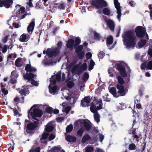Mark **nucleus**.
<instances>
[{"mask_svg":"<svg viewBox=\"0 0 152 152\" xmlns=\"http://www.w3.org/2000/svg\"><path fill=\"white\" fill-rule=\"evenodd\" d=\"M29 38V35L27 34H23L20 37V40L22 42L27 41Z\"/></svg>","mask_w":152,"mask_h":152,"instance_id":"obj_20","label":"nucleus"},{"mask_svg":"<svg viewBox=\"0 0 152 152\" xmlns=\"http://www.w3.org/2000/svg\"><path fill=\"white\" fill-rule=\"evenodd\" d=\"M28 89L25 87V88H23V89H21L19 92L21 95H25L27 94H28Z\"/></svg>","mask_w":152,"mask_h":152,"instance_id":"obj_24","label":"nucleus"},{"mask_svg":"<svg viewBox=\"0 0 152 152\" xmlns=\"http://www.w3.org/2000/svg\"><path fill=\"white\" fill-rule=\"evenodd\" d=\"M124 44L128 48H133L135 45L136 42V38L134 32L128 31L124 32L122 35Z\"/></svg>","mask_w":152,"mask_h":152,"instance_id":"obj_1","label":"nucleus"},{"mask_svg":"<svg viewBox=\"0 0 152 152\" xmlns=\"http://www.w3.org/2000/svg\"><path fill=\"white\" fill-rule=\"evenodd\" d=\"M104 19L105 21L107 23L110 28L112 30H113L114 28V23L113 21L111 20L108 19L107 17H105Z\"/></svg>","mask_w":152,"mask_h":152,"instance_id":"obj_17","label":"nucleus"},{"mask_svg":"<svg viewBox=\"0 0 152 152\" xmlns=\"http://www.w3.org/2000/svg\"><path fill=\"white\" fill-rule=\"evenodd\" d=\"M86 56L87 59H90L92 56V54L90 52L86 54Z\"/></svg>","mask_w":152,"mask_h":152,"instance_id":"obj_54","label":"nucleus"},{"mask_svg":"<svg viewBox=\"0 0 152 152\" xmlns=\"http://www.w3.org/2000/svg\"><path fill=\"white\" fill-rule=\"evenodd\" d=\"M104 53L102 51H100L99 53L98 57L99 58H102L104 56Z\"/></svg>","mask_w":152,"mask_h":152,"instance_id":"obj_46","label":"nucleus"},{"mask_svg":"<svg viewBox=\"0 0 152 152\" xmlns=\"http://www.w3.org/2000/svg\"><path fill=\"white\" fill-rule=\"evenodd\" d=\"M49 135L48 133H44L42 134V137L41 138V140H42L44 139H46Z\"/></svg>","mask_w":152,"mask_h":152,"instance_id":"obj_42","label":"nucleus"},{"mask_svg":"<svg viewBox=\"0 0 152 152\" xmlns=\"http://www.w3.org/2000/svg\"><path fill=\"white\" fill-rule=\"evenodd\" d=\"M55 122L54 121H50L45 126V130L47 132H50L53 129Z\"/></svg>","mask_w":152,"mask_h":152,"instance_id":"obj_16","label":"nucleus"},{"mask_svg":"<svg viewBox=\"0 0 152 152\" xmlns=\"http://www.w3.org/2000/svg\"><path fill=\"white\" fill-rule=\"evenodd\" d=\"M62 43L61 42H58V44H57V46H58V48H56L55 49H54H54H57V48H58V54L56 55V56L58 55V53H59V48H60L61 45H62Z\"/></svg>","mask_w":152,"mask_h":152,"instance_id":"obj_56","label":"nucleus"},{"mask_svg":"<svg viewBox=\"0 0 152 152\" xmlns=\"http://www.w3.org/2000/svg\"><path fill=\"white\" fill-rule=\"evenodd\" d=\"M24 9V7H21L19 5H17L16 6V10L18 11L17 13L19 14L23 13L25 11Z\"/></svg>","mask_w":152,"mask_h":152,"instance_id":"obj_21","label":"nucleus"},{"mask_svg":"<svg viewBox=\"0 0 152 152\" xmlns=\"http://www.w3.org/2000/svg\"><path fill=\"white\" fill-rule=\"evenodd\" d=\"M77 53H78L77 54L79 59H81L84 57L85 54L84 52H80Z\"/></svg>","mask_w":152,"mask_h":152,"instance_id":"obj_38","label":"nucleus"},{"mask_svg":"<svg viewBox=\"0 0 152 152\" xmlns=\"http://www.w3.org/2000/svg\"><path fill=\"white\" fill-rule=\"evenodd\" d=\"M95 64V62L92 59L91 60L90 62V66H94Z\"/></svg>","mask_w":152,"mask_h":152,"instance_id":"obj_57","label":"nucleus"},{"mask_svg":"<svg viewBox=\"0 0 152 152\" xmlns=\"http://www.w3.org/2000/svg\"><path fill=\"white\" fill-rule=\"evenodd\" d=\"M91 4L98 9L107 6L106 2L104 0H93L91 2Z\"/></svg>","mask_w":152,"mask_h":152,"instance_id":"obj_9","label":"nucleus"},{"mask_svg":"<svg viewBox=\"0 0 152 152\" xmlns=\"http://www.w3.org/2000/svg\"><path fill=\"white\" fill-rule=\"evenodd\" d=\"M46 111L49 113H51L53 112V110L52 108L50 107H47L45 109Z\"/></svg>","mask_w":152,"mask_h":152,"instance_id":"obj_45","label":"nucleus"},{"mask_svg":"<svg viewBox=\"0 0 152 152\" xmlns=\"http://www.w3.org/2000/svg\"><path fill=\"white\" fill-rule=\"evenodd\" d=\"M69 91L66 89H64L63 93V99L65 98L66 100L69 99V101L71 104H74L75 103L79 95V93L78 90H76L68 94Z\"/></svg>","mask_w":152,"mask_h":152,"instance_id":"obj_2","label":"nucleus"},{"mask_svg":"<svg viewBox=\"0 0 152 152\" xmlns=\"http://www.w3.org/2000/svg\"><path fill=\"white\" fill-rule=\"evenodd\" d=\"M74 126L75 127L81 128L84 127L87 131L89 130L91 128V125L89 121H86L84 120H79L76 121L74 123Z\"/></svg>","mask_w":152,"mask_h":152,"instance_id":"obj_7","label":"nucleus"},{"mask_svg":"<svg viewBox=\"0 0 152 152\" xmlns=\"http://www.w3.org/2000/svg\"><path fill=\"white\" fill-rule=\"evenodd\" d=\"M25 70L28 72H30L29 74L27 73L23 75L24 79L27 80L29 82H31V83L33 85L38 86L39 85L38 83L34 80L36 77V75L33 74L32 72L35 71L36 69L34 67H25Z\"/></svg>","mask_w":152,"mask_h":152,"instance_id":"obj_3","label":"nucleus"},{"mask_svg":"<svg viewBox=\"0 0 152 152\" xmlns=\"http://www.w3.org/2000/svg\"><path fill=\"white\" fill-rule=\"evenodd\" d=\"M90 139V137L88 134H86L82 138V142L83 143H84L86 141Z\"/></svg>","mask_w":152,"mask_h":152,"instance_id":"obj_25","label":"nucleus"},{"mask_svg":"<svg viewBox=\"0 0 152 152\" xmlns=\"http://www.w3.org/2000/svg\"><path fill=\"white\" fill-rule=\"evenodd\" d=\"M7 47L6 45H4L2 48V51L3 53H5L7 50Z\"/></svg>","mask_w":152,"mask_h":152,"instance_id":"obj_55","label":"nucleus"},{"mask_svg":"<svg viewBox=\"0 0 152 152\" xmlns=\"http://www.w3.org/2000/svg\"><path fill=\"white\" fill-rule=\"evenodd\" d=\"M129 148L130 150H134L136 148V146L133 143L130 144L129 145Z\"/></svg>","mask_w":152,"mask_h":152,"instance_id":"obj_37","label":"nucleus"},{"mask_svg":"<svg viewBox=\"0 0 152 152\" xmlns=\"http://www.w3.org/2000/svg\"><path fill=\"white\" fill-rule=\"evenodd\" d=\"M118 80L119 84L117 85V88L118 90V94H120V96H124L127 92L128 90L126 88L124 89L123 86L122 85L124 83V82L120 76H118Z\"/></svg>","mask_w":152,"mask_h":152,"instance_id":"obj_6","label":"nucleus"},{"mask_svg":"<svg viewBox=\"0 0 152 152\" xmlns=\"http://www.w3.org/2000/svg\"><path fill=\"white\" fill-rule=\"evenodd\" d=\"M73 129V126L72 124H70L68 126L66 129V132L67 133H69L71 132Z\"/></svg>","mask_w":152,"mask_h":152,"instance_id":"obj_35","label":"nucleus"},{"mask_svg":"<svg viewBox=\"0 0 152 152\" xmlns=\"http://www.w3.org/2000/svg\"><path fill=\"white\" fill-rule=\"evenodd\" d=\"M152 46H150L148 52V54L151 56L152 57Z\"/></svg>","mask_w":152,"mask_h":152,"instance_id":"obj_51","label":"nucleus"},{"mask_svg":"<svg viewBox=\"0 0 152 152\" xmlns=\"http://www.w3.org/2000/svg\"><path fill=\"white\" fill-rule=\"evenodd\" d=\"M139 100L138 99H136L135 101V104H136V107L137 108L140 109L141 107V105L140 104L138 103Z\"/></svg>","mask_w":152,"mask_h":152,"instance_id":"obj_40","label":"nucleus"},{"mask_svg":"<svg viewBox=\"0 0 152 152\" xmlns=\"http://www.w3.org/2000/svg\"><path fill=\"white\" fill-rule=\"evenodd\" d=\"M110 66H127L126 64L122 61H110Z\"/></svg>","mask_w":152,"mask_h":152,"instance_id":"obj_14","label":"nucleus"},{"mask_svg":"<svg viewBox=\"0 0 152 152\" xmlns=\"http://www.w3.org/2000/svg\"><path fill=\"white\" fill-rule=\"evenodd\" d=\"M13 71L15 72V73H14V79H17L18 76V74L17 73L16 71Z\"/></svg>","mask_w":152,"mask_h":152,"instance_id":"obj_60","label":"nucleus"},{"mask_svg":"<svg viewBox=\"0 0 152 152\" xmlns=\"http://www.w3.org/2000/svg\"><path fill=\"white\" fill-rule=\"evenodd\" d=\"M15 72L12 71L11 72V80H10V83L12 84H14L16 83L17 80L16 79H14V73H15Z\"/></svg>","mask_w":152,"mask_h":152,"instance_id":"obj_28","label":"nucleus"},{"mask_svg":"<svg viewBox=\"0 0 152 152\" xmlns=\"http://www.w3.org/2000/svg\"><path fill=\"white\" fill-rule=\"evenodd\" d=\"M114 3L115 7L117 10V18L119 21H120L121 20L120 18L121 15L120 4L118 0H114Z\"/></svg>","mask_w":152,"mask_h":152,"instance_id":"obj_12","label":"nucleus"},{"mask_svg":"<svg viewBox=\"0 0 152 152\" xmlns=\"http://www.w3.org/2000/svg\"><path fill=\"white\" fill-rule=\"evenodd\" d=\"M21 62V58H18L16 60L15 62V64L17 66H18Z\"/></svg>","mask_w":152,"mask_h":152,"instance_id":"obj_39","label":"nucleus"},{"mask_svg":"<svg viewBox=\"0 0 152 152\" xmlns=\"http://www.w3.org/2000/svg\"><path fill=\"white\" fill-rule=\"evenodd\" d=\"M58 48L54 49L53 48L48 49L46 51L44 50L43 54H45L46 53L49 57H53L56 56L58 53Z\"/></svg>","mask_w":152,"mask_h":152,"instance_id":"obj_10","label":"nucleus"},{"mask_svg":"<svg viewBox=\"0 0 152 152\" xmlns=\"http://www.w3.org/2000/svg\"><path fill=\"white\" fill-rule=\"evenodd\" d=\"M103 104L102 101L100 99H95L93 100L92 104L90 107V110L92 113H95L98 110L102 108Z\"/></svg>","mask_w":152,"mask_h":152,"instance_id":"obj_5","label":"nucleus"},{"mask_svg":"<svg viewBox=\"0 0 152 152\" xmlns=\"http://www.w3.org/2000/svg\"><path fill=\"white\" fill-rule=\"evenodd\" d=\"M2 91L4 95L8 93V91L7 90H5L4 88L2 89Z\"/></svg>","mask_w":152,"mask_h":152,"instance_id":"obj_61","label":"nucleus"},{"mask_svg":"<svg viewBox=\"0 0 152 152\" xmlns=\"http://www.w3.org/2000/svg\"><path fill=\"white\" fill-rule=\"evenodd\" d=\"M85 150L86 152H94V148L92 146L86 147L85 148Z\"/></svg>","mask_w":152,"mask_h":152,"instance_id":"obj_30","label":"nucleus"},{"mask_svg":"<svg viewBox=\"0 0 152 152\" xmlns=\"http://www.w3.org/2000/svg\"><path fill=\"white\" fill-rule=\"evenodd\" d=\"M13 25L15 28H17L19 27V24L17 23H14Z\"/></svg>","mask_w":152,"mask_h":152,"instance_id":"obj_63","label":"nucleus"},{"mask_svg":"<svg viewBox=\"0 0 152 152\" xmlns=\"http://www.w3.org/2000/svg\"><path fill=\"white\" fill-rule=\"evenodd\" d=\"M103 13L105 15H109L110 14V10L107 8H105L103 10Z\"/></svg>","mask_w":152,"mask_h":152,"instance_id":"obj_29","label":"nucleus"},{"mask_svg":"<svg viewBox=\"0 0 152 152\" xmlns=\"http://www.w3.org/2000/svg\"><path fill=\"white\" fill-rule=\"evenodd\" d=\"M97 136L99 138V140L101 142H102L104 139V136L101 134H99Z\"/></svg>","mask_w":152,"mask_h":152,"instance_id":"obj_50","label":"nucleus"},{"mask_svg":"<svg viewBox=\"0 0 152 152\" xmlns=\"http://www.w3.org/2000/svg\"><path fill=\"white\" fill-rule=\"evenodd\" d=\"M135 32L137 36L138 37H142L145 34V30L142 26H138L136 28Z\"/></svg>","mask_w":152,"mask_h":152,"instance_id":"obj_13","label":"nucleus"},{"mask_svg":"<svg viewBox=\"0 0 152 152\" xmlns=\"http://www.w3.org/2000/svg\"><path fill=\"white\" fill-rule=\"evenodd\" d=\"M141 69L142 70H148L152 69V67H141Z\"/></svg>","mask_w":152,"mask_h":152,"instance_id":"obj_52","label":"nucleus"},{"mask_svg":"<svg viewBox=\"0 0 152 152\" xmlns=\"http://www.w3.org/2000/svg\"><path fill=\"white\" fill-rule=\"evenodd\" d=\"M84 127H82L79 129L77 132V134L78 136L81 137L84 132Z\"/></svg>","mask_w":152,"mask_h":152,"instance_id":"obj_31","label":"nucleus"},{"mask_svg":"<svg viewBox=\"0 0 152 152\" xmlns=\"http://www.w3.org/2000/svg\"><path fill=\"white\" fill-rule=\"evenodd\" d=\"M133 137L134 138L137 139L136 140V141H137V142H138L139 141V140L138 139L139 138V137L137 135L135 134H133Z\"/></svg>","mask_w":152,"mask_h":152,"instance_id":"obj_62","label":"nucleus"},{"mask_svg":"<svg viewBox=\"0 0 152 152\" xmlns=\"http://www.w3.org/2000/svg\"><path fill=\"white\" fill-rule=\"evenodd\" d=\"M94 113V118L95 120L97 122H99V116L97 112V111L95 113Z\"/></svg>","mask_w":152,"mask_h":152,"instance_id":"obj_32","label":"nucleus"},{"mask_svg":"<svg viewBox=\"0 0 152 152\" xmlns=\"http://www.w3.org/2000/svg\"><path fill=\"white\" fill-rule=\"evenodd\" d=\"M89 75L87 73H85L83 76V80L84 82L86 81L89 78Z\"/></svg>","mask_w":152,"mask_h":152,"instance_id":"obj_36","label":"nucleus"},{"mask_svg":"<svg viewBox=\"0 0 152 152\" xmlns=\"http://www.w3.org/2000/svg\"><path fill=\"white\" fill-rule=\"evenodd\" d=\"M56 4L58 5L57 6L60 9H62L64 7V5L63 4Z\"/></svg>","mask_w":152,"mask_h":152,"instance_id":"obj_58","label":"nucleus"},{"mask_svg":"<svg viewBox=\"0 0 152 152\" xmlns=\"http://www.w3.org/2000/svg\"><path fill=\"white\" fill-rule=\"evenodd\" d=\"M62 105L63 106V111L65 112L66 114H67L70 110L71 107L69 106H67V103L66 102L62 103Z\"/></svg>","mask_w":152,"mask_h":152,"instance_id":"obj_18","label":"nucleus"},{"mask_svg":"<svg viewBox=\"0 0 152 152\" xmlns=\"http://www.w3.org/2000/svg\"><path fill=\"white\" fill-rule=\"evenodd\" d=\"M26 128L28 130H33L35 128V125L32 122L29 123L26 126Z\"/></svg>","mask_w":152,"mask_h":152,"instance_id":"obj_23","label":"nucleus"},{"mask_svg":"<svg viewBox=\"0 0 152 152\" xmlns=\"http://www.w3.org/2000/svg\"><path fill=\"white\" fill-rule=\"evenodd\" d=\"M66 140L69 142H74L76 140V138L75 137L68 136L66 137Z\"/></svg>","mask_w":152,"mask_h":152,"instance_id":"obj_26","label":"nucleus"},{"mask_svg":"<svg viewBox=\"0 0 152 152\" xmlns=\"http://www.w3.org/2000/svg\"><path fill=\"white\" fill-rule=\"evenodd\" d=\"M39 148H37L35 149L33 148L30 150L29 152H39Z\"/></svg>","mask_w":152,"mask_h":152,"instance_id":"obj_48","label":"nucleus"},{"mask_svg":"<svg viewBox=\"0 0 152 152\" xmlns=\"http://www.w3.org/2000/svg\"><path fill=\"white\" fill-rule=\"evenodd\" d=\"M54 76H52L50 78V83L49 86L50 92L53 94H55L58 92L57 86L55 85L56 83L55 79H53Z\"/></svg>","mask_w":152,"mask_h":152,"instance_id":"obj_8","label":"nucleus"},{"mask_svg":"<svg viewBox=\"0 0 152 152\" xmlns=\"http://www.w3.org/2000/svg\"><path fill=\"white\" fill-rule=\"evenodd\" d=\"M80 42V39L78 38H76L75 39V46H76L77 45H78Z\"/></svg>","mask_w":152,"mask_h":152,"instance_id":"obj_43","label":"nucleus"},{"mask_svg":"<svg viewBox=\"0 0 152 152\" xmlns=\"http://www.w3.org/2000/svg\"><path fill=\"white\" fill-rule=\"evenodd\" d=\"M35 23L34 21H32L27 27V31L28 33L31 34L34 29Z\"/></svg>","mask_w":152,"mask_h":152,"instance_id":"obj_19","label":"nucleus"},{"mask_svg":"<svg viewBox=\"0 0 152 152\" xmlns=\"http://www.w3.org/2000/svg\"><path fill=\"white\" fill-rule=\"evenodd\" d=\"M94 35L95 38L96 39H99V35L96 33V32H94Z\"/></svg>","mask_w":152,"mask_h":152,"instance_id":"obj_59","label":"nucleus"},{"mask_svg":"<svg viewBox=\"0 0 152 152\" xmlns=\"http://www.w3.org/2000/svg\"><path fill=\"white\" fill-rule=\"evenodd\" d=\"M116 69L119 71L120 74L123 77H125L127 75H129L130 73V70L129 67H117Z\"/></svg>","mask_w":152,"mask_h":152,"instance_id":"obj_11","label":"nucleus"},{"mask_svg":"<svg viewBox=\"0 0 152 152\" xmlns=\"http://www.w3.org/2000/svg\"><path fill=\"white\" fill-rule=\"evenodd\" d=\"M55 137V135L54 134H51L49 137L50 141L53 140Z\"/></svg>","mask_w":152,"mask_h":152,"instance_id":"obj_53","label":"nucleus"},{"mask_svg":"<svg viewBox=\"0 0 152 152\" xmlns=\"http://www.w3.org/2000/svg\"><path fill=\"white\" fill-rule=\"evenodd\" d=\"M113 38L111 36H109L107 38V44L110 45L113 43Z\"/></svg>","mask_w":152,"mask_h":152,"instance_id":"obj_33","label":"nucleus"},{"mask_svg":"<svg viewBox=\"0 0 152 152\" xmlns=\"http://www.w3.org/2000/svg\"><path fill=\"white\" fill-rule=\"evenodd\" d=\"M110 92L115 97H118V95L117 94L115 88L114 87H111L109 90Z\"/></svg>","mask_w":152,"mask_h":152,"instance_id":"obj_22","label":"nucleus"},{"mask_svg":"<svg viewBox=\"0 0 152 152\" xmlns=\"http://www.w3.org/2000/svg\"><path fill=\"white\" fill-rule=\"evenodd\" d=\"M95 152H104L101 149L97 148L95 151Z\"/></svg>","mask_w":152,"mask_h":152,"instance_id":"obj_64","label":"nucleus"},{"mask_svg":"<svg viewBox=\"0 0 152 152\" xmlns=\"http://www.w3.org/2000/svg\"><path fill=\"white\" fill-rule=\"evenodd\" d=\"M91 101L90 97H86L84 98V100L81 101V105L83 107H88L90 105L89 103Z\"/></svg>","mask_w":152,"mask_h":152,"instance_id":"obj_15","label":"nucleus"},{"mask_svg":"<svg viewBox=\"0 0 152 152\" xmlns=\"http://www.w3.org/2000/svg\"><path fill=\"white\" fill-rule=\"evenodd\" d=\"M32 0H27V4L28 5V7H33L32 2Z\"/></svg>","mask_w":152,"mask_h":152,"instance_id":"obj_41","label":"nucleus"},{"mask_svg":"<svg viewBox=\"0 0 152 152\" xmlns=\"http://www.w3.org/2000/svg\"><path fill=\"white\" fill-rule=\"evenodd\" d=\"M36 104L34 105L30 108L28 112V117L29 118L31 116L33 118H35L36 117H40L42 115V112L36 108Z\"/></svg>","mask_w":152,"mask_h":152,"instance_id":"obj_4","label":"nucleus"},{"mask_svg":"<svg viewBox=\"0 0 152 152\" xmlns=\"http://www.w3.org/2000/svg\"><path fill=\"white\" fill-rule=\"evenodd\" d=\"M146 41L144 40H141L139 42L138 45L139 47L141 48L144 46L146 44Z\"/></svg>","mask_w":152,"mask_h":152,"instance_id":"obj_34","label":"nucleus"},{"mask_svg":"<svg viewBox=\"0 0 152 152\" xmlns=\"http://www.w3.org/2000/svg\"><path fill=\"white\" fill-rule=\"evenodd\" d=\"M74 43V41L72 39H70L68 40L67 43V47L68 48H72L73 46Z\"/></svg>","mask_w":152,"mask_h":152,"instance_id":"obj_27","label":"nucleus"},{"mask_svg":"<svg viewBox=\"0 0 152 152\" xmlns=\"http://www.w3.org/2000/svg\"><path fill=\"white\" fill-rule=\"evenodd\" d=\"M74 85V83L72 81L69 82L67 84V86L69 88H72Z\"/></svg>","mask_w":152,"mask_h":152,"instance_id":"obj_47","label":"nucleus"},{"mask_svg":"<svg viewBox=\"0 0 152 152\" xmlns=\"http://www.w3.org/2000/svg\"><path fill=\"white\" fill-rule=\"evenodd\" d=\"M83 48V46L82 45H80L75 50L76 53L82 52L81 51Z\"/></svg>","mask_w":152,"mask_h":152,"instance_id":"obj_44","label":"nucleus"},{"mask_svg":"<svg viewBox=\"0 0 152 152\" xmlns=\"http://www.w3.org/2000/svg\"><path fill=\"white\" fill-rule=\"evenodd\" d=\"M61 75L59 73H58L57 74L56 76V80L58 81H59L61 80Z\"/></svg>","mask_w":152,"mask_h":152,"instance_id":"obj_49","label":"nucleus"}]
</instances>
